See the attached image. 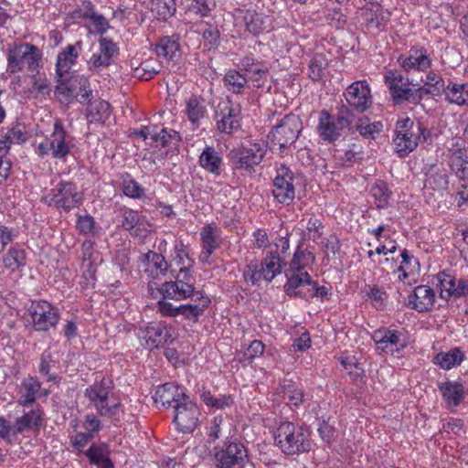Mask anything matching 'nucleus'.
<instances>
[{
  "label": "nucleus",
  "instance_id": "nucleus-1",
  "mask_svg": "<svg viewBox=\"0 0 468 468\" xmlns=\"http://www.w3.org/2000/svg\"><path fill=\"white\" fill-rule=\"evenodd\" d=\"M430 136V132L420 122L413 119H401L397 122L396 137L393 139L396 153L407 156L419 143H424Z\"/></svg>",
  "mask_w": 468,
  "mask_h": 468
},
{
  "label": "nucleus",
  "instance_id": "nucleus-2",
  "mask_svg": "<svg viewBox=\"0 0 468 468\" xmlns=\"http://www.w3.org/2000/svg\"><path fill=\"white\" fill-rule=\"evenodd\" d=\"M275 441L285 454H299L311 450V441L303 427L292 422H282L274 434Z\"/></svg>",
  "mask_w": 468,
  "mask_h": 468
},
{
  "label": "nucleus",
  "instance_id": "nucleus-3",
  "mask_svg": "<svg viewBox=\"0 0 468 468\" xmlns=\"http://www.w3.org/2000/svg\"><path fill=\"white\" fill-rule=\"evenodd\" d=\"M40 50L30 43L14 45L7 52V71L17 73L24 69L35 71L41 60Z\"/></svg>",
  "mask_w": 468,
  "mask_h": 468
},
{
  "label": "nucleus",
  "instance_id": "nucleus-4",
  "mask_svg": "<svg viewBox=\"0 0 468 468\" xmlns=\"http://www.w3.org/2000/svg\"><path fill=\"white\" fill-rule=\"evenodd\" d=\"M217 468H243L249 461L247 448L237 440H229L216 452Z\"/></svg>",
  "mask_w": 468,
  "mask_h": 468
},
{
  "label": "nucleus",
  "instance_id": "nucleus-5",
  "mask_svg": "<svg viewBox=\"0 0 468 468\" xmlns=\"http://www.w3.org/2000/svg\"><path fill=\"white\" fill-rule=\"evenodd\" d=\"M48 206H54L66 212L78 207L82 202V194L72 182L60 181L47 196Z\"/></svg>",
  "mask_w": 468,
  "mask_h": 468
},
{
  "label": "nucleus",
  "instance_id": "nucleus-6",
  "mask_svg": "<svg viewBox=\"0 0 468 468\" xmlns=\"http://www.w3.org/2000/svg\"><path fill=\"white\" fill-rule=\"evenodd\" d=\"M34 330L47 332L60 319L58 310L46 301H33L27 308Z\"/></svg>",
  "mask_w": 468,
  "mask_h": 468
},
{
  "label": "nucleus",
  "instance_id": "nucleus-7",
  "mask_svg": "<svg viewBox=\"0 0 468 468\" xmlns=\"http://www.w3.org/2000/svg\"><path fill=\"white\" fill-rule=\"evenodd\" d=\"M139 336L144 339L147 348H159L175 341L176 330L165 322L150 323L145 327L139 329Z\"/></svg>",
  "mask_w": 468,
  "mask_h": 468
},
{
  "label": "nucleus",
  "instance_id": "nucleus-8",
  "mask_svg": "<svg viewBox=\"0 0 468 468\" xmlns=\"http://www.w3.org/2000/svg\"><path fill=\"white\" fill-rule=\"evenodd\" d=\"M407 80L410 79L397 70H389L385 74V83L396 104L402 103L406 101L417 103L421 99V95L418 93V91L423 90V88H420L418 90L414 91L410 87L398 86V83L404 84Z\"/></svg>",
  "mask_w": 468,
  "mask_h": 468
},
{
  "label": "nucleus",
  "instance_id": "nucleus-9",
  "mask_svg": "<svg viewBox=\"0 0 468 468\" xmlns=\"http://www.w3.org/2000/svg\"><path fill=\"white\" fill-rule=\"evenodd\" d=\"M347 104L357 113H363L372 106L373 97L367 80H356L344 91Z\"/></svg>",
  "mask_w": 468,
  "mask_h": 468
},
{
  "label": "nucleus",
  "instance_id": "nucleus-10",
  "mask_svg": "<svg viewBox=\"0 0 468 468\" xmlns=\"http://www.w3.org/2000/svg\"><path fill=\"white\" fill-rule=\"evenodd\" d=\"M398 62L406 73L426 72L432 65L431 54L421 46L411 47L398 58Z\"/></svg>",
  "mask_w": 468,
  "mask_h": 468
},
{
  "label": "nucleus",
  "instance_id": "nucleus-11",
  "mask_svg": "<svg viewBox=\"0 0 468 468\" xmlns=\"http://www.w3.org/2000/svg\"><path fill=\"white\" fill-rule=\"evenodd\" d=\"M174 422L179 431L191 433L197 427L199 410L190 399L185 398L180 404H174Z\"/></svg>",
  "mask_w": 468,
  "mask_h": 468
},
{
  "label": "nucleus",
  "instance_id": "nucleus-12",
  "mask_svg": "<svg viewBox=\"0 0 468 468\" xmlns=\"http://www.w3.org/2000/svg\"><path fill=\"white\" fill-rule=\"evenodd\" d=\"M264 154L265 152L258 144L251 147L239 146L230 150L229 159L233 169L249 170L258 165Z\"/></svg>",
  "mask_w": 468,
  "mask_h": 468
},
{
  "label": "nucleus",
  "instance_id": "nucleus-13",
  "mask_svg": "<svg viewBox=\"0 0 468 468\" xmlns=\"http://www.w3.org/2000/svg\"><path fill=\"white\" fill-rule=\"evenodd\" d=\"M293 173L284 165L277 168V176L273 179L272 195L282 203L289 205L294 199Z\"/></svg>",
  "mask_w": 468,
  "mask_h": 468
},
{
  "label": "nucleus",
  "instance_id": "nucleus-14",
  "mask_svg": "<svg viewBox=\"0 0 468 468\" xmlns=\"http://www.w3.org/2000/svg\"><path fill=\"white\" fill-rule=\"evenodd\" d=\"M117 54V45L110 38L101 37L99 39V51L93 53L87 61L88 69L92 72H100L112 64L113 58Z\"/></svg>",
  "mask_w": 468,
  "mask_h": 468
},
{
  "label": "nucleus",
  "instance_id": "nucleus-15",
  "mask_svg": "<svg viewBox=\"0 0 468 468\" xmlns=\"http://www.w3.org/2000/svg\"><path fill=\"white\" fill-rule=\"evenodd\" d=\"M350 125V119H319L317 133L323 141L332 144L347 133Z\"/></svg>",
  "mask_w": 468,
  "mask_h": 468
},
{
  "label": "nucleus",
  "instance_id": "nucleus-16",
  "mask_svg": "<svg viewBox=\"0 0 468 468\" xmlns=\"http://www.w3.org/2000/svg\"><path fill=\"white\" fill-rule=\"evenodd\" d=\"M287 282L284 285V292L290 297L308 299L307 288L310 287L312 277L308 271H296L288 270L285 272Z\"/></svg>",
  "mask_w": 468,
  "mask_h": 468
},
{
  "label": "nucleus",
  "instance_id": "nucleus-17",
  "mask_svg": "<svg viewBox=\"0 0 468 468\" xmlns=\"http://www.w3.org/2000/svg\"><path fill=\"white\" fill-rule=\"evenodd\" d=\"M434 302L435 293L433 289L428 285H419L408 296L405 304L419 313H424L432 308Z\"/></svg>",
  "mask_w": 468,
  "mask_h": 468
},
{
  "label": "nucleus",
  "instance_id": "nucleus-18",
  "mask_svg": "<svg viewBox=\"0 0 468 468\" xmlns=\"http://www.w3.org/2000/svg\"><path fill=\"white\" fill-rule=\"evenodd\" d=\"M402 334L397 330L381 329L374 332L373 339L378 346L386 353L399 351L406 346Z\"/></svg>",
  "mask_w": 468,
  "mask_h": 468
},
{
  "label": "nucleus",
  "instance_id": "nucleus-19",
  "mask_svg": "<svg viewBox=\"0 0 468 468\" xmlns=\"http://www.w3.org/2000/svg\"><path fill=\"white\" fill-rule=\"evenodd\" d=\"M185 398L189 397L180 389L179 386L170 382L159 386L154 396L155 404H161L166 409L172 407L173 402L180 404Z\"/></svg>",
  "mask_w": 468,
  "mask_h": 468
},
{
  "label": "nucleus",
  "instance_id": "nucleus-20",
  "mask_svg": "<svg viewBox=\"0 0 468 468\" xmlns=\"http://www.w3.org/2000/svg\"><path fill=\"white\" fill-rule=\"evenodd\" d=\"M194 301L196 303L179 305L178 315H182L195 324L198 322L199 317L204 314L211 301L210 298L202 292H196Z\"/></svg>",
  "mask_w": 468,
  "mask_h": 468
},
{
  "label": "nucleus",
  "instance_id": "nucleus-21",
  "mask_svg": "<svg viewBox=\"0 0 468 468\" xmlns=\"http://www.w3.org/2000/svg\"><path fill=\"white\" fill-rule=\"evenodd\" d=\"M78 58V51L76 46L69 45L62 52L58 55L57 58V75L58 81L60 82V86L58 89H63V81L66 80L69 75V69L75 63Z\"/></svg>",
  "mask_w": 468,
  "mask_h": 468
},
{
  "label": "nucleus",
  "instance_id": "nucleus-22",
  "mask_svg": "<svg viewBox=\"0 0 468 468\" xmlns=\"http://www.w3.org/2000/svg\"><path fill=\"white\" fill-rule=\"evenodd\" d=\"M285 265V259L277 250H271L260 262L262 279L269 282H271L276 275L281 273L282 267Z\"/></svg>",
  "mask_w": 468,
  "mask_h": 468
},
{
  "label": "nucleus",
  "instance_id": "nucleus-23",
  "mask_svg": "<svg viewBox=\"0 0 468 468\" xmlns=\"http://www.w3.org/2000/svg\"><path fill=\"white\" fill-rule=\"evenodd\" d=\"M165 298L170 299H186L190 296H196V291L192 283L183 282L181 281L165 282L159 289Z\"/></svg>",
  "mask_w": 468,
  "mask_h": 468
},
{
  "label": "nucleus",
  "instance_id": "nucleus-24",
  "mask_svg": "<svg viewBox=\"0 0 468 468\" xmlns=\"http://www.w3.org/2000/svg\"><path fill=\"white\" fill-rule=\"evenodd\" d=\"M438 388L449 407H457L461 404L465 394V388L463 384L448 380L439 383Z\"/></svg>",
  "mask_w": 468,
  "mask_h": 468
},
{
  "label": "nucleus",
  "instance_id": "nucleus-25",
  "mask_svg": "<svg viewBox=\"0 0 468 468\" xmlns=\"http://www.w3.org/2000/svg\"><path fill=\"white\" fill-rule=\"evenodd\" d=\"M200 236L203 244V250L199 259L203 262H208V259L211 254L220 246L218 230L211 225H207L202 229Z\"/></svg>",
  "mask_w": 468,
  "mask_h": 468
},
{
  "label": "nucleus",
  "instance_id": "nucleus-26",
  "mask_svg": "<svg viewBox=\"0 0 468 468\" xmlns=\"http://www.w3.org/2000/svg\"><path fill=\"white\" fill-rule=\"evenodd\" d=\"M41 383L37 377H27L21 382L18 403L24 407L32 405L40 395Z\"/></svg>",
  "mask_w": 468,
  "mask_h": 468
},
{
  "label": "nucleus",
  "instance_id": "nucleus-27",
  "mask_svg": "<svg viewBox=\"0 0 468 468\" xmlns=\"http://www.w3.org/2000/svg\"><path fill=\"white\" fill-rule=\"evenodd\" d=\"M299 131L282 120L271 133L272 141L279 144L280 148H285L298 138Z\"/></svg>",
  "mask_w": 468,
  "mask_h": 468
},
{
  "label": "nucleus",
  "instance_id": "nucleus-28",
  "mask_svg": "<svg viewBox=\"0 0 468 468\" xmlns=\"http://www.w3.org/2000/svg\"><path fill=\"white\" fill-rule=\"evenodd\" d=\"M66 132L59 121L54 124V132L50 139L52 148V156L54 158L62 159L69 153V147L66 143Z\"/></svg>",
  "mask_w": 468,
  "mask_h": 468
},
{
  "label": "nucleus",
  "instance_id": "nucleus-29",
  "mask_svg": "<svg viewBox=\"0 0 468 468\" xmlns=\"http://www.w3.org/2000/svg\"><path fill=\"white\" fill-rule=\"evenodd\" d=\"M154 51L159 57L174 60L179 53V37L177 35L161 37L155 44Z\"/></svg>",
  "mask_w": 468,
  "mask_h": 468
},
{
  "label": "nucleus",
  "instance_id": "nucleus-30",
  "mask_svg": "<svg viewBox=\"0 0 468 468\" xmlns=\"http://www.w3.org/2000/svg\"><path fill=\"white\" fill-rule=\"evenodd\" d=\"M199 165L206 171L212 175L219 176L221 174L222 158L212 146H207L199 156Z\"/></svg>",
  "mask_w": 468,
  "mask_h": 468
},
{
  "label": "nucleus",
  "instance_id": "nucleus-31",
  "mask_svg": "<svg viewBox=\"0 0 468 468\" xmlns=\"http://www.w3.org/2000/svg\"><path fill=\"white\" fill-rule=\"evenodd\" d=\"M464 358V354L461 348L454 347L447 352L438 353L433 358V363L442 369L450 370L460 366Z\"/></svg>",
  "mask_w": 468,
  "mask_h": 468
},
{
  "label": "nucleus",
  "instance_id": "nucleus-32",
  "mask_svg": "<svg viewBox=\"0 0 468 468\" xmlns=\"http://www.w3.org/2000/svg\"><path fill=\"white\" fill-rule=\"evenodd\" d=\"M450 167L463 181L468 179V154L463 149H456L450 157Z\"/></svg>",
  "mask_w": 468,
  "mask_h": 468
},
{
  "label": "nucleus",
  "instance_id": "nucleus-33",
  "mask_svg": "<svg viewBox=\"0 0 468 468\" xmlns=\"http://www.w3.org/2000/svg\"><path fill=\"white\" fill-rule=\"evenodd\" d=\"M3 266L14 272L26 266L27 253L24 250L10 248L2 258Z\"/></svg>",
  "mask_w": 468,
  "mask_h": 468
},
{
  "label": "nucleus",
  "instance_id": "nucleus-34",
  "mask_svg": "<svg viewBox=\"0 0 468 468\" xmlns=\"http://www.w3.org/2000/svg\"><path fill=\"white\" fill-rule=\"evenodd\" d=\"M447 101L459 106H468V82L451 83L444 89Z\"/></svg>",
  "mask_w": 468,
  "mask_h": 468
},
{
  "label": "nucleus",
  "instance_id": "nucleus-35",
  "mask_svg": "<svg viewBox=\"0 0 468 468\" xmlns=\"http://www.w3.org/2000/svg\"><path fill=\"white\" fill-rule=\"evenodd\" d=\"M243 21L249 32L257 36L267 29V23L270 21L269 17L261 13L255 11H246L243 16Z\"/></svg>",
  "mask_w": 468,
  "mask_h": 468
},
{
  "label": "nucleus",
  "instance_id": "nucleus-36",
  "mask_svg": "<svg viewBox=\"0 0 468 468\" xmlns=\"http://www.w3.org/2000/svg\"><path fill=\"white\" fill-rule=\"evenodd\" d=\"M42 421V412L40 410H31L15 422V431L17 434L24 432L26 430L38 428Z\"/></svg>",
  "mask_w": 468,
  "mask_h": 468
},
{
  "label": "nucleus",
  "instance_id": "nucleus-37",
  "mask_svg": "<svg viewBox=\"0 0 468 468\" xmlns=\"http://www.w3.org/2000/svg\"><path fill=\"white\" fill-rule=\"evenodd\" d=\"M315 262V257L313 252L307 249L303 250L301 246L297 247L293 257L290 262V270L296 271H307L305 269L313 266Z\"/></svg>",
  "mask_w": 468,
  "mask_h": 468
},
{
  "label": "nucleus",
  "instance_id": "nucleus-38",
  "mask_svg": "<svg viewBox=\"0 0 468 468\" xmlns=\"http://www.w3.org/2000/svg\"><path fill=\"white\" fill-rule=\"evenodd\" d=\"M369 195L373 197L378 208L388 207L392 192L385 181L378 180L371 186Z\"/></svg>",
  "mask_w": 468,
  "mask_h": 468
},
{
  "label": "nucleus",
  "instance_id": "nucleus-39",
  "mask_svg": "<svg viewBox=\"0 0 468 468\" xmlns=\"http://www.w3.org/2000/svg\"><path fill=\"white\" fill-rule=\"evenodd\" d=\"M223 81L227 90L235 94H241L248 83L247 78L236 69L227 71Z\"/></svg>",
  "mask_w": 468,
  "mask_h": 468
},
{
  "label": "nucleus",
  "instance_id": "nucleus-40",
  "mask_svg": "<svg viewBox=\"0 0 468 468\" xmlns=\"http://www.w3.org/2000/svg\"><path fill=\"white\" fill-rule=\"evenodd\" d=\"M151 10L160 20H167L176 11V0H151Z\"/></svg>",
  "mask_w": 468,
  "mask_h": 468
},
{
  "label": "nucleus",
  "instance_id": "nucleus-41",
  "mask_svg": "<svg viewBox=\"0 0 468 468\" xmlns=\"http://www.w3.org/2000/svg\"><path fill=\"white\" fill-rule=\"evenodd\" d=\"M144 261L147 262L148 265L145 271H150L151 273H154L155 271L156 277H158L159 275H165L168 269V264L165 257L160 253L149 250L144 255Z\"/></svg>",
  "mask_w": 468,
  "mask_h": 468
},
{
  "label": "nucleus",
  "instance_id": "nucleus-42",
  "mask_svg": "<svg viewBox=\"0 0 468 468\" xmlns=\"http://www.w3.org/2000/svg\"><path fill=\"white\" fill-rule=\"evenodd\" d=\"M154 142L159 143L162 147H178L182 137L173 129L163 128L154 133Z\"/></svg>",
  "mask_w": 468,
  "mask_h": 468
},
{
  "label": "nucleus",
  "instance_id": "nucleus-43",
  "mask_svg": "<svg viewBox=\"0 0 468 468\" xmlns=\"http://www.w3.org/2000/svg\"><path fill=\"white\" fill-rule=\"evenodd\" d=\"M327 59L323 54L317 53L314 55L309 62V77L313 80H320L323 78L324 70L326 69Z\"/></svg>",
  "mask_w": 468,
  "mask_h": 468
},
{
  "label": "nucleus",
  "instance_id": "nucleus-44",
  "mask_svg": "<svg viewBox=\"0 0 468 468\" xmlns=\"http://www.w3.org/2000/svg\"><path fill=\"white\" fill-rule=\"evenodd\" d=\"M438 285L441 287V296L444 299L452 297L456 285V279L451 273L443 271L437 275Z\"/></svg>",
  "mask_w": 468,
  "mask_h": 468
},
{
  "label": "nucleus",
  "instance_id": "nucleus-45",
  "mask_svg": "<svg viewBox=\"0 0 468 468\" xmlns=\"http://www.w3.org/2000/svg\"><path fill=\"white\" fill-rule=\"evenodd\" d=\"M86 111L87 117H108L111 113V106L108 101L99 99L90 101Z\"/></svg>",
  "mask_w": 468,
  "mask_h": 468
},
{
  "label": "nucleus",
  "instance_id": "nucleus-46",
  "mask_svg": "<svg viewBox=\"0 0 468 468\" xmlns=\"http://www.w3.org/2000/svg\"><path fill=\"white\" fill-rule=\"evenodd\" d=\"M120 214L122 218V227L125 230L132 232L140 222L139 213L132 208L123 207L120 210Z\"/></svg>",
  "mask_w": 468,
  "mask_h": 468
},
{
  "label": "nucleus",
  "instance_id": "nucleus-47",
  "mask_svg": "<svg viewBox=\"0 0 468 468\" xmlns=\"http://www.w3.org/2000/svg\"><path fill=\"white\" fill-rule=\"evenodd\" d=\"M187 12L206 16L210 11L207 0H181Z\"/></svg>",
  "mask_w": 468,
  "mask_h": 468
},
{
  "label": "nucleus",
  "instance_id": "nucleus-48",
  "mask_svg": "<svg viewBox=\"0 0 468 468\" xmlns=\"http://www.w3.org/2000/svg\"><path fill=\"white\" fill-rule=\"evenodd\" d=\"M263 352V343L260 340H253L248 346L247 350L243 353L242 356L239 359L242 364L248 365L250 364L255 357L261 356Z\"/></svg>",
  "mask_w": 468,
  "mask_h": 468
},
{
  "label": "nucleus",
  "instance_id": "nucleus-49",
  "mask_svg": "<svg viewBox=\"0 0 468 468\" xmlns=\"http://www.w3.org/2000/svg\"><path fill=\"white\" fill-rule=\"evenodd\" d=\"M243 277L246 282H250L252 285L262 279V273L258 260H252L246 265Z\"/></svg>",
  "mask_w": 468,
  "mask_h": 468
},
{
  "label": "nucleus",
  "instance_id": "nucleus-50",
  "mask_svg": "<svg viewBox=\"0 0 468 468\" xmlns=\"http://www.w3.org/2000/svg\"><path fill=\"white\" fill-rule=\"evenodd\" d=\"M122 192L125 196L132 198H141L144 195V190L134 179L129 175L123 179Z\"/></svg>",
  "mask_w": 468,
  "mask_h": 468
},
{
  "label": "nucleus",
  "instance_id": "nucleus-51",
  "mask_svg": "<svg viewBox=\"0 0 468 468\" xmlns=\"http://www.w3.org/2000/svg\"><path fill=\"white\" fill-rule=\"evenodd\" d=\"M108 399L109 397H105V399H98V400L90 401L94 404V407L101 416L112 417L116 414L117 410L121 406L120 402L109 405Z\"/></svg>",
  "mask_w": 468,
  "mask_h": 468
},
{
  "label": "nucleus",
  "instance_id": "nucleus-52",
  "mask_svg": "<svg viewBox=\"0 0 468 468\" xmlns=\"http://www.w3.org/2000/svg\"><path fill=\"white\" fill-rule=\"evenodd\" d=\"M186 112L188 117H203L206 113L204 101L197 97L189 98L186 101Z\"/></svg>",
  "mask_w": 468,
  "mask_h": 468
},
{
  "label": "nucleus",
  "instance_id": "nucleus-53",
  "mask_svg": "<svg viewBox=\"0 0 468 468\" xmlns=\"http://www.w3.org/2000/svg\"><path fill=\"white\" fill-rule=\"evenodd\" d=\"M53 362L51 355L44 353L40 357L38 371L40 374L47 376L48 381L59 383L60 378L56 374H50V364Z\"/></svg>",
  "mask_w": 468,
  "mask_h": 468
},
{
  "label": "nucleus",
  "instance_id": "nucleus-54",
  "mask_svg": "<svg viewBox=\"0 0 468 468\" xmlns=\"http://www.w3.org/2000/svg\"><path fill=\"white\" fill-rule=\"evenodd\" d=\"M106 448L105 444H92L87 450L85 455L89 458L90 464H99L104 460Z\"/></svg>",
  "mask_w": 468,
  "mask_h": 468
},
{
  "label": "nucleus",
  "instance_id": "nucleus-55",
  "mask_svg": "<svg viewBox=\"0 0 468 468\" xmlns=\"http://www.w3.org/2000/svg\"><path fill=\"white\" fill-rule=\"evenodd\" d=\"M427 74L424 78L421 79V81L425 86H430L434 88L435 90L440 91L443 90L446 87H444V81L441 75L435 70H427Z\"/></svg>",
  "mask_w": 468,
  "mask_h": 468
},
{
  "label": "nucleus",
  "instance_id": "nucleus-56",
  "mask_svg": "<svg viewBox=\"0 0 468 468\" xmlns=\"http://www.w3.org/2000/svg\"><path fill=\"white\" fill-rule=\"evenodd\" d=\"M383 128V124L380 122H374L371 123L356 125L357 132L364 137L375 138L376 134H378Z\"/></svg>",
  "mask_w": 468,
  "mask_h": 468
},
{
  "label": "nucleus",
  "instance_id": "nucleus-57",
  "mask_svg": "<svg viewBox=\"0 0 468 468\" xmlns=\"http://www.w3.org/2000/svg\"><path fill=\"white\" fill-rule=\"evenodd\" d=\"M5 134L7 136V140H9V142L12 144H23L28 138L27 133L20 125H16L15 127L11 128L10 130L7 131V133Z\"/></svg>",
  "mask_w": 468,
  "mask_h": 468
},
{
  "label": "nucleus",
  "instance_id": "nucleus-58",
  "mask_svg": "<svg viewBox=\"0 0 468 468\" xmlns=\"http://www.w3.org/2000/svg\"><path fill=\"white\" fill-rule=\"evenodd\" d=\"M389 12L384 10L381 6H377L374 16L367 18L368 25L378 28L389 19Z\"/></svg>",
  "mask_w": 468,
  "mask_h": 468
},
{
  "label": "nucleus",
  "instance_id": "nucleus-59",
  "mask_svg": "<svg viewBox=\"0 0 468 468\" xmlns=\"http://www.w3.org/2000/svg\"><path fill=\"white\" fill-rule=\"evenodd\" d=\"M16 435L17 433L15 431V424H12L4 417H0V438L11 442L12 437H16Z\"/></svg>",
  "mask_w": 468,
  "mask_h": 468
},
{
  "label": "nucleus",
  "instance_id": "nucleus-60",
  "mask_svg": "<svg viewBox=\"0 0 468 468\" xmlns=\"http://www.w3.org/2000/svg\"><path fill=\"white\" fill-rule=\"evenodd\" d=\"M158 312L162 316L176 317L178 316L179 306H175L173 303L161 300L157 303Z\"/></svg>",
  "mask_w": 468,
  "mask_h": 468
},
{
  "label": "nucleus",
  "instance_id": "nucleus-61",
  "mask_svg": "<svg viewBox=\"0 0 468 468\" xmlns=\"http://www.w3.org/2000/svg\"><path fill=\"white\" fill-rule=\"evenodd\" d=\"M318 432L322 440L325 442H331L335 437V430L325 420L319 423Z\"/></svg>",
  "mask_w": 468,
  "mask_h": 468
},
{
  "label": "nucleus",
  "instance_id": "nucleus-62",
  "mask_svg": "<svg viewBox=\"0 0 468 468\" xmlns=\"http://www.w3.org/2000/svg\"><path fill=\"white\" fill-rule=\"evenodd\" d=\"M85 397L91 401L98 400V399H105V397H109V394L95 383L86 388Z\"/></svg>",
  "mask_w": 468,
  "mask_h": 468
},
{
  "label": "nucleus",
  "instance_id": "nucleus-63",
  "mask_svg": "<svg viewBox=\"0 0 468 468\" xmlns=\"http://www.w3.org/2000/svg\"><path fill=\"white\" fill-rule=\"evenodd\" d=\"M202 36L205 41L208 43L210 48L218 46L219 39V31L218 30L217 27L208 26L206 29H204Z\"/></svg>",
  "mask_w": 468,
  "mask_h": 468
},
{
  "label": "nucleus",
  "instance_id": "nucleus-64",
  "mask_svg": "<svg viewBox=\"0 0 468 468\" xmlns=\"http://www.w3.org/2000/svg\"><path fill=\"white\" fill-rule=\"evenodd\" d=\"M94 219L91 216H80L77 220V226L80 232L89 234L94 229Z\"/></svg>",
  "mask_w": 468,
  "mask_h": 468
}]
</instances>
